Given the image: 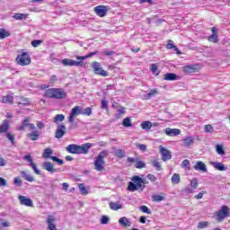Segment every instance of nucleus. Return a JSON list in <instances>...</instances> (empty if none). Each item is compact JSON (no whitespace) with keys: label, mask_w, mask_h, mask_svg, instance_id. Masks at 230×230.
<instances>
[{"label":"nucleus","mask_w":230,"mask_h":230,"mask_svg":"<svg viewBox=\"0 0 230 230\" xmlns=\"http://www.w3.org/2000/svg\"><path fill=\"white\" fill-rule=\"evenodd\" d=\"M152 165L154 166V168H155V170H157V172H161L162 167H161V162H158L157 160H153L151 161Z\"/></svg>","instance_id":"41"},{"label":"nucleus","mask_w":230,"mask_h":230,"mask_svg":"<svg viewBox=\"0 0 230 230\" xmlns=\"http://www.w3.org/2000/svg\"><path fill=\"white\" fill-rule=\"evenodd\" d=\"M80 115H82V106H75L71 110L70 114L67 118V121L68 123H70V129L76 128V124H75V118Z\"/></svg>","instance_id":"6"},{"label":"nucleus","mask_w":230,"mask_h":230,"mask_svg":"<svg viewBox=\"0 0 230 230\" xmlns=\"http://www.w3.org/2000/svg\"><path fill=\"white\" fill-rule=\"evenodd\" d=\"M216 150L219 155H224V154H226V151H224V146L222 145H217Z\"/></svg>","instance_id":"43"},{"label":"nucleus","mask_w":230,"mask_h":230,"mask_svg":"<svg viewBox=\"0 0 230 230\" xmlns=\"http://www.w3.org/2000/svg\"><path fill=\"white\" fill-rule=\"evenodd\" d=\"M181 168H190V160H183L181 163Z\"/></svg>","instance_id":"57"},{"label":"nucleus","mask_w":230,"mask_h":230,"mask_svg":"<svg viewBox=\"0 0 230 230\" xmlns=\"http://www.w3.org/2000/svg\"><path fill=\"white\" fill-rule=\"evenodd\" d=\"M128 191L134 192V191H137L138 187L134 182L129 181L128 185Z\"/></svg>","instance_id":"39"},{"label":"nucleus","mask_w":230,"mask_h":230,"mask_svg":"<svg viewBox=\"0 0 230 230\" xmlns=\"http://www.w3.org/2000/svg\"><path fill=\"white\" fill-rule=\"evenodd\" d=\"M43 170H46L49 173H57L58 172V169L55 168V165L50 162L43 163Z\"/></svg>","instance_id":"18"},{"label":"nucleus","mask_w":230,"mask_h":230,"mask_svg":"<svg viewBox=\"0 0 230 230\" xmlns=\"http://www.w3.org/2000/svg\"><path fill=\"white\" fill-rule=\"evenodd\" d=\"M116 157H119L120 159L122 157H125V151L123 149H117L114 152Z\"/></svg>","instance_id":"45"},{"label":"nucleus","mask_w":230,"mask_h":230,"mask_svg":"<svg viewBox=\"0 0 230 230\" xmlns=\"http://www.w3.org/2000/svg\"><path fill=\"white\" fill-rule=\"evenodd\" d=\"M45 96L47 98H54L56 100H62L66 98V91L62 88H50L48 89L45 93Z\"/></svg>","instance_id":"4"},{"label":"nucleus","mask_w":230,"mask_h":230,"mask_svg":"<svg viewBox=\"0 0 230 230\" xmlns=\"http://www.w3.org/2000/svg\"><path fill=\"white\" fill-rule=\"evenodd\" d=\"M64 119H66V116L64 114H57L53 118V123H56V125H59L60 123H62V121H64Z\"/></svg>","instance_id":"30"},{"label":"nucleus","mask_w":230,"mask_h":230,"mask_svg":"<svg viewBox=\"0 0 230 230\" xmlns=\"http://www.w3.org/2000/svg\"><path fill=\"white\" fill-rule=\"evenodd\" d=\"M166 48L167 49H173L175 48V45H173V41L172 40H168Z\"/></svg>","instance_id":"62"},{"label":"nucleus","mask_w":230,"mask_h":230,"mask_svg":"<svg viewBox=\"0 0 230 230\" xmlns=\"http://www.w3.org/2000/svg\"><path fill=\"white\" fill-rule=\"evenodd\" d=\"M137 148L140 149L141 152H146V145L138 144L137 145Z\"/></svg>","instance_id":"63"},{"label":"nucleus","mask_w":230,"mask_h":230,"mask_svg":"<svg viewBox=\"0 0 230 230\" xmlns=\"http://www.w3.org/2000/svg\"><path fill=\"white\" fill-rule=\"evenodd\" d=\"M12 224L9 221L1 220L0 227H11Z\"/></svg>","instance_id":"52"},{"label":"nucleus","mask_w":230,"mask_h":230,"mask_svg":"<svg viewBox=\"0 0 230 230\" xmlns=\"http://www.w3.org/2000/svg\"><path fill=\"white\" fill-rule=\"evenodd\" d=\"M109 206L112 211H118V209L123 208V205L119 202H110Z\"/></svg>","instance_id":"31"},{"label":"nucleus","mask_w":230,"mask_h":230,"mask_svg":"<svg viewBox=\"0 0 230 230\" xmlns=\"http://www.w3.org/2000/svg\"><path fill=\"white\" fill-rule=\"evenodd\" d=\"M47 222L49 224L48 229L49 230H57V226L53 222H55V219L52 216H49L47 219Z\"/></svg>","instance_id":"29"},{"label":"nucleus","mask_w":230,"mask_h":230,"mask_svg":"<svg viewBox=\"0 0 230 230\" xmlns=\"http://www.w3.org/2000/svg\"><path fill=\"white\" fill-rule=\"evenodd\" d=\"M79 190L82 195H87L89 191H87V188H85V185L84 183L79 184Z\"/></svg>","instance_id":"44"},{"label":"nucleus","mask_w":230,"mask_h":230,"mask_svg":"<svg viewBox=\"0 0 230 230\" xmlns=\"http://www.w3.org/2000/svg\"><path fill=\"white\" fill-rule=\"evenodd\" d=\"M140 211H142V213H146V215H150L152 213V211H150V208H148V207L146 206H141Z\"/></svg>","instance_id":"50"},{"label":"nucleus","mask_w":230,"mask_h":230,"mask_svg":"<svg viewBox=\"0 0 230 230\" xmlns=\"http://www.w3.org/2000/svg\"><path fill=\"white\" fill-rule=\"evenodd\" d=\"M94 12L98 17H105L107 12H109V8L105 5H99L94 8Z\"/></svg>","instance_id":"11"},{"label":"nucleus","mask_w":230,"mask_h":230,"mask_svg":"<svg viewBox=\"0 0 230 230\" xmlns=\"http://www.w3.org/2000/svg\"><path fill=\"white\" fill-rule=\"evenodd\" d=\"M52 155H53L52 148L48 147V148L44 149V151L42 153V157L44 159H51V157H53Z\"/></svg>","instance_id":"28"},{"label":"nucleus","mask_w":230,"mask_h":230,"mask_svg":"<svg viewBox=\"0 0 230 230\" xmlns=\"http://www.w3.org/2000/svg\"><path fill=\"white\" fill-rule=\"evenodd\" d=\"M172 184H179L181 182V176L178 173H174L171 178Z\"/></svg>","instance_id":"37"},{"label":"nucleus","mask_w":230,"mask_h":230,"mask_svg":"<svg viewBox=\"0 0 230 230\" xmlns=\"http://www.w3.org/2000/svg\"><path fill=\"white\" fill-rule=\"evenodd\" d=\"M200 69V66L199 65H191V66H185L182 68L183 73H186L187 75H190L191 73H197Z\"/></svg>","instance_id":"13"},{"label":"nucleus","mask_w":230,"mask_h":230,"mask_svg":"<svg viewBox=\"0 0 230 230\" xmlns=\"http://www.w3.org/2000/svg\"><path fill=\"white\" fill-rule=\"evenodd\" d=\"M26 127H29L31 133L27 134V137L31 139V141H38L39 137H40V131L35 129V124L30 123V118L26 117L22 121L20 127L17 128V130L20 132H24L26 130Z\"/></svg>","instance_id":"1"},{"label":"nucleus","mask_w":230,"mask_h":230,"mask_svg":"<svg viewBox=\"0 0 230 230\" xmlns=\"http://www.w3.org/2000/svg\"><path fill=\"white\" fill-rule=\"evenodd\" d=\"M141 128H143V130H150V128H152V122L148 120L142 122Z\"/></svg>","instance_id":"36"},{"label":"nucleus","mask_w":230,"mask_h":230,"mask_svg":"<svg viewBox=\"0 0 230 230\" xmlns=\"http://www.w3.org/2000/svg\"><path fill=\"white\" fill-rule=\"evenodd\" d=\"M50 159L54 162L57 163L58 164H59L60 166H62V164H64V160L57 157V156H50Z\"/></svg>","instance_id":"46"},{"label":"nucleus","mask_w":230,"mask_h":230,"mask_svg":"<svg viewBox=\"0 0 230 230\" xmlns=\"http://www.w3.org/2000/svg\"><path fill=\"white\" fill-rule=\"evenodd\" d=\"M212 34L208 37L209 42L217 44L218 42V35L217 34V27L211 29Z\"/></svg>","instance_id":"21"},{"label":"nucleus","mask_w":230,"mask_h":230,"mask_svg":"<svg viewBox=\"0 0 230 230\" xmlns=\"http://www.w3.org/2000/svg\"><path fill=\"white\" fill-rule=\"evenodd\" d=\"M211 166H214L216 170H218L219 172H226L227 170V167L224 165V164L220 162H210Z\"/></svg>","instance_id":"23"},{"label":"nucleus","mask_w":230,"mask_h":230,"mask_svg":"<svg viewBox=\"0 0 230 230\" xmlns=\"http://www.w3.org/2000/svg\"><path fill=\"white\" fill-rule=\"evenodd\" d=\"M229 217H230L229 207L226 205H223L221 208L216 211L214 214V218L217 222H224V220H226V218H229Z\"/></svg>","instance_id":"5"},{"label":"nucleus","mask_w":230,"mask_h":230,"mask_svg":"<svg viewBox=\"0 0 230 230\" xmlns=\"http://www.w3.org/2000/svg\"><path fill=\"white\" fill-rule=\"evenodd\" d=\"M152 200L153 202H163V200H165L164 193H161V195H153Z\"/></svg>","instance_id":"34"},{"label":"nucleus","mask_w":230,"mask_h":230,"mask_svg":"<svg viewBox=\"0 0 230 230\" xmlns=\"http://www.w3.org/2000/svg\"><path fill=\"white\" fill-rule=\"evenodd\" d=\"M6 137L9 139V141H11L12 145L15 144V138L13 137V135L7 133Z\"/></svg>","instance_id":"56"},{"label":"nucleus","mask_w":230,"mask_h":230,"mask_svg":"<svg viewBox=\"0 0 230 230\" xmlns=\"http://www.w3.org/2000/svg\"><path fill=\"white\" fill-rule=\"evenodd\" d=\"M42 41L39 40H35L31 41V46H33V48H39V46H40Z\"/></svg>","instance_id":"61"},{"label":"nucleus","mask_w":230,"mask_h":230,"mask_svg":"<svg viewBox=\"0 0 230 230\" xmlns=\"http://www.w3.org/2000/svg\"><path fill=\"white\" fill-rule=\"evenodd\" d=\"M36 125L39 128L38 130L40 132V134H42V128H44V122L38 121Z\"/></svg>","instance_id":"60"},{"label":"nucleus","mask_w":230,"mask_h":230,"mask_svg":"<svg viewBox=\"0 0 230 230\" xmlns=\"http://www.w3.org/2000/svg\"><path fill=\"white\" fill-rule=\"evenodd\" d=\"M18 199L22 206H26L27 208H33V201L31 200V199L26 196H19Z\"/></svg>","instance_id":"15"},{"label":"nucleus","mask_w":230,"mask_h":230,"mask_svg":"<svg viewBox=\"0 0 230 230\" xmlns=\"http://www.w3.org/2000/svg\"><path fill=\"white\" fill-rule=\"evenodd\" d=\"M109 217L107 216H102V218H101V224L102 225H107L109 224Z\"/></svg>","instance_id":"53"},{"label":"nucleus","mask_w":230,"mask_h":230,"mask_svg":"<svg viewBox=\"0 0 230 230\" xmlns=\"http://www.w3.org/2000/svg\"><path fill=\"white\" fill-rule=\"evenodd\" d=\"M16 62L19 64V66H30V64H31V58H30L28 52H22L17 56Z\"/></svg>","instance_id":"7"},{"label":"nucleus","mask_w":230,"mask_h":230,"mask_svg":"<svg viewBox=\"0 0 230 230\" xmlns=\"http://www.w3.org/2000/svg\"><path fill=\"white\" fill-rule=\"evenodd\" d=\"M8 128H10V122L8 119H4L2 125H0V134L8 132Z\"/></svg>","instance_id":"27"},{"label":"nucleus","mask_w":230,"mask_h":230,"mask_svg":"<svg viewBox=\"0 0 230 230\" xmlns=\"http://www.w3.org/2000/svg\"><path fill=\"white\" fill-rule=\"evenodd\" d=\"M13 19H15V21H26V19H28V13H15L13 16Z\"/></svg>","instance_id":"32"},{"label":"nucleus","mask_w":230,"mask_h":230,"mask_svg":"<svg viewBox=\"0 0 230 230\" xmlns=\"http://www.w3.org/2000/svg\"><path fill=\"white\" fill-rule=\"evenodd\" d=\"M194 170H196L197 172H203L206 173L208 172V165H206V164H204V162L202 161H198L194 165Z\"/></svg>","instance_id":"19"},{"label":"nucleus","mask_w":230,"mask_h":230,"mask_svg":"<svg viewBox=\"0 0 230 230\" xmlns=\"http://www.w3.org/2000/svg\"><path fill=\"white\" fill-rule=\"evenodd\" d=\"M208 226H209V222L208 221H201L198 224V228L199 229H204L206 227H208Z\"/></svg>","instance_id":"48"},{"label":"nucleus","mask_w":230,"mask_h":230,"mask_svg":"<svg viewBox=\"0 0 230 230\" xmlns=\"http://www.w3.org/2000/svg\"><path fill=\"white\" fill-rule=\"evenodd\" d=\"M190 186L193 188V190H196V188L199 186V180L197 178H193L190 181Z\"/></svg>","instance_id":"49"},{"label":"nucleus","mask_w":230,"mask_h":230,"mask_svg":"<svg viewBox=\"0 0 230 230\" xmlns=\"http://www.w3.org/2000/svg\"><path fill=\"white\" fill-rule=\"evenodd\" d=\"M107 107H109V102L107 100H102L101 101V108L107 109Z\"/></svg>","instance_id":"55"},{"label":"nucleus","mask_w":230,"mask_h":230,"mask_svg":"<svg viewBox=\"0 0 230 230\" xmlns=\"http://www.w3.org/2000/svg\"><path fill=\"white\" fill-rule=\"evenodd\" d=\"M132 181L138 187V189L141 188V190H143L145 188L143 185V179L141 177L133 176Z\"/></svg>","instance_id":"24"},{"label":"nucleus","mask_w":230,"mask_h":230,"mask_svg":"<svg viewBox=\"0 0 230 230\" xmlns=\"http://www.w3.org/2000/svg\"><path fill=\"white\" fill-rule=\"evenodd\" d=\"M164 133L166 136H169V137H175L181 134V129L167 128L164 129Z\"/></svg>","instance_id":"16"},{"label":"nucleus","mask_w":230,"mask_h":230,"mask_svg":"<svg viewBox=\"0 0 230 230\" xmlns=\"http://www.w3.org/2000/svg\"><path fill=\"white\" fill-rule=\"evenodd\" d=\"M93 146V144L91 143H86L82 146H78L76 144H70L66 147V152L68 154H89V150Z\"/></svg>","instance_id":"2"},{"label":"nucleus","mask_w":230,"mask_h":230,"mask_svg":"<svg viewBox=\"0 0 230 230\" xmlns=\"http://www.w3.org/2000/svg\"><path fill=\"white\" fill-rule=\"evenodd\" d=\"M93 114V108L87 107L84 110V108H81V115L82 116H91Z\"/></svg>","instance_id":"35"},{"label":"nucleus","mask_w":230,"mask_h":230,"mask_svg":"<svg viewBox=\"0 0 230 230\" xmlns=\"http://www.w3.org/2000/svg\"><path fill=\"white\" fill-rule=\"evenodd\" d=\"M122 125L123 127L128 128L132 126V119H130L129 117L125 118L122 121Z\"/></svg>","instance_id":"38"},{"label":"nucleus","mask_w":230,"mask_h":230,"mask_svg":"<svg viewBox=\"0 0 230 230\" xmlns=\"http://www.w3.org/2000/svg\"><path fill=\"white\" fill-rule=\"evenodd\" d=\"M20 173L22 179L27 181V182H35V177H33V175L30 174L26 171H22Z\"/></svg>","instance_id":"20"},{"label":"nucleus","mask_w":230,"mask_h":230,"mask_svg":"<svg viewBox=\"0 0 230 230\" xmlns=\"http://www.w3.org/2000/svg\"><path fill=\"white\" fill-rule=\"evenodd\" d=\"M58 78H57V75H51L49 79V85H53L55 82H58Z\"/></svg>","instance_id":"59"},{"label":"nucleus","mask_w":230,"mask_h":230,"mask_svg":"<svg viewBox=\"0 0 230 230\" xmlns=\"http://www.w3.org/2000/svg\"><path fill=\"white\" fill-rule=\"evenodd\" d=\"M160 154L162 155V161H170L172 159V153L164 146H160Z\"/></svg>","instance_id":"12"},{"label":"nucleus","mask_w":230,"mask_h":230,"mask_svg":"<svg viewBox=\"0 0 230 230\" xmlns=\"http://www.w3.org/2000/svg\"><path fill=\"white\" fill-rule=\"evenodd\" d=\"M66 125L64 124H58L56 129L55 137L57 139H62L64 136H66Z\"/></svg>","instance_id":"10"},{"label":"nucleus","mask_w":230,"mask_h":230,"mask_svg":"<svg viewBox=\"0 0 230 230\" xmlns=\"http://www.w3.org/2000/svg\"><path fill=\"white\" fill-rule=\"evenodd\" d=\"M119 224L121 227H131L132 222L127 218V217H120L119 219Z\"/></svg>","instance_id":"22"},{"label":"nucleus","mask_w":230,"mask_h":230,"mask_svg":"<svg viewBox=\"0 0 230 230\" xmlns=\"http://www.w3.org/2000/svg\"><path fill=\"white\" fill-rule=\"evenodd\" d=\"M105 157H109V151L102 150L99 153L98 156L95 157L93 164L96 172H103L105 166Z\"/></svg>","instance_id":"3"},{"label":"nucleus","mask_w":230,"mask_h":230,"mask_svg":"<svg viewBox=\"0 0 230 230\" xmlns=\"http://www.w3.org/2000/svg\"><path fill=\"white\" fill-rule=\"evenodd\" d=\"M17 104H18V106H20V105L26 106V105H30V102L28 101V99H22L21 102H17Z\"/></svg>","instance_id":"54"},{"label":"nucleus","mask_w":230,"mask_h":230,"mask_svg":"<svg viewBox=\"0 0 230 230\" xmlns=\"http://www.w3.org/2000/svg\"><path fill=\"white\" fill-rule=\"evenodd\" d=\"M156 94H159V90H157V88H153L149 91L148 93L144 95V100H150V98H153V96H156Z\"/></svg>","instance_id":"26"},{"label":"nucleus","mask_w":230,"mask_h":230,"mask_svg":"<svg viewBox=\"0 0 230 230\" xmlns=\"http://www.w3.org/2000/svg\"><path fill=\"white\" fill-rule=\"evenodd\" d=\"M6 37H10V32L4 29H0V39H6Z\"/></svg>","instance_id":"42"},{"label":"nucleus","mask_w":230,"mask_h":230,"mask_svg":"<svg viewBox=\"0 0 230 230\" xmlns=\"http://www.w3.org/2000/svg\"><path fill=\"white\" fill-rule=\"evenodd\" d=\"M151 71L155 76L159 75V67L155 64H151Z\"/></svg>","instance_id":"40"},{"label":"nucleus","mask_w":230,"mask_h":230,"mask_svg":"<svg viewBox=\"0 0 230 230\" xmlns=\"http://www.w3.org/2000/svg\"><path fill=\"white\" fill-rule=\"evenodd\" d=\"M145 166H146V164H145V162L143 161L137 162L135 165V167L137 168L138 170H141V168H145Z\"/></svg>","instance_id":"51"},{"label":"nucleus","mask_w":230,"mask_h":230,"mask_svg":"<svg viewBox=\"0 0 230 230\" xmlns=\"http://www.w3.org/2000/svg\"><path fill=\"white\" fill-rule=\"evenodd\" d=\"M182 142H183V146H185L186 148H190V146H193V145H195V137L193 136L185 137L182 139Z\"/></svg>","instance_id":"17"},{"label":"nucleus","mask_w":230,"mask_h":230,"mask_svg":"<svg viewBox=\"0 0 230 230\" xmlns=\"http://www.w3.org/2000/svg\"><path fill=\"white\" fill-rule=\"evenodd\" d=\"M92 67L93 69V73H95V75H99L100 76H109V74L107 73V71L103 70V68H102V65L99 62L94 61L92 64Z\"/></svg>","instance_id":"8"},{"label":"nucleus","mask_w":230,"mask_h":230,"mask_svg":"<svg viewBox=\"0 0 230 230\" xmlns=\"http://www.w3.org/2000/svg\"><path fill=\"white\" fill-rule=\"evenodd\" d=\"M164 80H166L167 82H175V80H179V78L173 73H167L164 75Z\"/></svg>","instance_id":"25"},{"label":"nucleus","mask_w":230,"mask_h":230,"mask_svg":"<svg viewBox=\"0 0 230 230\" xmlns=\"http://www.w3.org/2000/svg\"><path fill=\"white\" fill-rule=\"evenodd\" d=\"M146 177L151 182H155V181H157V178L154 174H147Z\"/></svg>","instance_id":"64"},{"label":"nucleus","mask_w":230,"mask_h":230,"mask_svg":"<svg viewBox=\"0 0 230 230\" xmlns=\"http://www.w3.org/2000/svg\"><path fill=\"white\" fill-rule=\"evenodd\" d=\"M14 184H15V186H19V187L22 186V181L21 180V178L15 177Z\"/></svg>","instance_id":"58"},{"label":"nucleus","mask_w":230,"mask_h":230,"mask_svg":"<svg viewBox=\"0 0 230 230\" xmlns=\"http://www.w3.org/2000/svg\"><path fill=\"white\" fill-rule=\"evenodd\" d=\"M205 132L208 134H213V132H215V128H213V126H211V124H208L205 126Z\"/></svg>","instance_id":"47"},{"label":"nucleus","mask_w":230,"mask_h":230,"mask_svg":"<svg viewBox=\"0 0 230 230\" xmlns=\"http://www.w3.org/2000/svg\"><path fill=\"white\" fill-rule=\"evenodd\" d=\"M59 62L65 67H73L75 66L76 67H78V66H80L82 64V62H80V61H75L74 59H69V58L61 59V60H59Z\"/></svg>","instance_id":"9"},{"label":"nucleus","mask_w":230,"mask_h":230,"mask_svg":"<svg viewBox=\"0 0 230 230\" xmlns=\"http://www.w3.org/2000/svg\"><path fill=\"white\" fill-rule=\"evenodd\" d=\"M23 159L25 161H27L28 163H30V166L32 168V170L34 171V173H36V175H40V172L39 168H37V164H35V163H33V159L31 158V155H25L23 157Z\"/></svg>","instance_id":"14"},{"label":"nucleus","mask_w":230,"mask_h":230,"mask_svg":"<svg viewBox=\"0 0 230 230\" xmlns=\"http://www.w3.org/2000/svg\"><path fill=\"white\" fill-rule=\"evenodd\" d=\"M2 103H9V105H13V97L12 95H7L2 97Z\"/></svg>","instance_id":"33"}]
</instances>
